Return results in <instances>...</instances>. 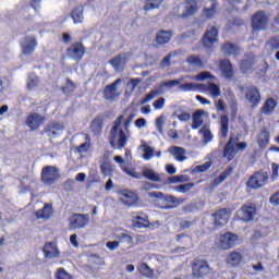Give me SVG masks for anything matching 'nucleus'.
Segmentation results:
<instances>
[{
    "instance_id": "ea45409f",
    "label": "nucleus",
    "mask_w": 279,
    "mask_h": 279,
    "mask_svg": "<svg viewBox=\"0 0 279 279\" xmlns=\"http://www.w3.org/2000/svg\"><path fill=\"white\" fill-rule=\"evenodd\" d=\"M206 90H208L214 99L221 96V87L215 83L209 82L206 86Z\"/></svg>"
},
{
    "instance_id": "72a5a7b5",
    "label": "nucleus",
    "mask_w": 279,
    "mask_h": 279,
    "mask_svg": "<svg viewBox=\"0 0 279 279\" xmlns=\"http://www.w3.org/2000/svg\"><path fill=\"white\" fill-rule=\"evenodd\" d=\"M71 17L75 25H80L84 21V7H77L71 12Z\"/></svg>"
},
{
    "instance_id": "423d86ee",
    "label": "nucleus",
    "mask_w": 279,
    "mask_h": 279,
    "mask_svg": "<svg viewBox=\"0 0 279 279\" xmlns=\"http://www.w3.org/2000/svg\"><path fill=\"white\" fill-rule=\"evenodd\" d=\"M269 180V174L265 171H257L255 172L247 181L248 189L258 190L263 189L267 184Z\"/></svg>"
},
{
    "instance_id": "c756f323",
    "label": "nucleus",
    "mask_w": 279,
    "mask_h": 279,
    "mask_svg": "<svg viewBox=\"0 0 279 279\" xmlns=\"http://www.w3.org/2000/svg\"><path fill=\"white\" fill-rule=\"evenodd\" d=\"M277 106H278V102L276 101V99L274 98L267 99L262 108L263 114H266V117H269V114H271L276 110Z\"/></svg>"
},
{
    "instance_id": "4d7b16f0",
    "label": "nucleus",
    "mask_w": 279,
    "mask_h": 279,
    "mask_svg": "<svg viewBox=\"0 0 279 279\" xmlns=\"http://www.w3.org/2000/svg\"><path fill=\"white\" fill-rule=\"evenodd\" d=\"M155 125L159 134H165V116L158 117L156 119Z\"/></svg>"
},
{
    "instance_id": "20e7f679",
    "label": "nucleus",
    "mask_w": 279,
    "mask_h": 279,
    "mask_svg": "<svg viewBox=\"0 0 279 279\" xmlns=\"http://www.w3.org/2000/svg\"><path fill=\"white\" fill-rule=\"evenodd\" d=\"M269 25V14L265 11H257L252 16V27L255 32H265Z\"/></svg>"
},
{
    "instance_id": "58836bf2",
    "label": "nucleus",
    "mask_w": 279,
    "mask_h": 279,
    "mask_svg": "<svg viewBox=\"0 0 279 279\" xmlns=\"http://www.w3.org/2000/svg\"><path fill=\"white\" fill-rule=\"evenodd\" d=\"M140 149H143L144 151V160H151V158H154L155 150L149 145H147V143L143 142L142 145L140 146Z\"/></svg>"
},
{
    "instance_id": "393cba45",
    "label": "nucleus",
    "mask_w": 279,
    "mask_h": 279,
    "mask_svg": "<svg viewBox=\"0 0 279 279\" xmlns=\"http://www.w3.org/2000/svg\"><path fill=\"white\" fill-rule=\"evenodd\" d=\"M172 36L173 32L161 29L156 34L155 43H157V45H167L171 41Z\"/></svg>"
},
{
    "instance_id": "c03bdc74",
    "label": "nucleus",
    "mask_w": 279,
    "mask_h": 279,
    "mask_svg": "<svg viewBox=\"0 0 279 279\" xmlns=\"http://www.w3.org/2000/svg\"><path fill=\"white\" fill-rule=\"evenodd\" d=\"M162 5V0H147L144 10L149 12V10H158Z\"/></svg>"
},
{
    "instance_id": "79ce46f5",
    "label": "nucleus",
    "mask_w": 279,
    "mask_h": 279,
    "mask_svg": "<svg viewBox=\"0 0 279 279\" xmlns=\"http://www.w3.org/2000/svg\"><path fill=\"white\" fill-rule=\"evenodd\" d=\"M40 78L36 74H31L26 81V86L29 90H36L38 88V84Z\"/></svg>"
},
{
    "instance_id": "a878e982",
    "label": "nucleus",
    "mask_w": 279,
    "mask_h": 279,
    "mask_svg": "<svg viewBox=\"0 0 279 279\" xmlns=\"http://www.w3.org/2000/svg\"><path fill=\"white\" fill-rule=\"evenodd\" d=\"M52 215L53 207L49 203H46L41 209L35 211V217L37 219H51Z\"/></svg>"
},
{
    "instance_id": "bb28decb",
    "label": "nucleus",
    "mask_w": 279,
    "mask_h": 279,
    "mask_svg": "<svg viewBox=\"0 0 279 279\" xmlns=\"http://www.w3.org/2000/svg\"><path fill=\"white\" fill-rule=\"evenodd\" d=\"M122 204L124 206H136V202H138V195L134 194L131 191L122 192Z\"/></svg>"
},
{
    "instance_id": "f704fd0d",
    "label": "nucleus",
    "mask_w": 279,
    "mask_h": 279,
    "mask_svg": "<svg viewBox=\"0 0 279 279\" xmlns=\"http://www.w3.org/2000/svg\"><path fill=\"white\" fill-rule=\"evenodd\" d=\"M269 136H270V133H269V131H267V129H263L260 131L258 140H257V143L260 148H265L269 145Z\"/></svg>"
},
{
    "instance_id": "a211bd4d",
    "label": "nucleus",
    "mask_w": 279,
    "mask_h": 279,
    "mask_svg": "<svg viewBox=\"0 0 279 279\" xmlns=\"http://www.w3.org/2000/svg\"><path fill=\"white\" fill-rule=\"evenodd\" d=\"M45 123V116L39 113H31L26 119V125L32 130L36 131Z\"/></svg>"
},
{
    "instance_id": "6e6d98bb",
    "label": "nucleus",
    "mask_w": 279,
    "mask_h": 279,
    "mask_svg": "<svg viewBox=\"0 0 279 279\" xmlns=\"http://www.w3.org/2000/svg\"><path fill=\"white\" fill-rule=\"evenodd\" d=\"M211 166L213 163L210 161H207L201 166H196L193 169V173H206V171H208V169H210Z\"/></svg>"
},
{
    "instance_id": "0eeeda50",
    "label": "nucleus",
    "mask_w": 279,
    "mask_h": 279,
    "mask_svg": "<svg viewBox=\"0 0 279 279\" xmlns=\"http://www.w3.org/2000/svg\"><path fill=\"white\" fill-rule=\"evenodd\" d=\"M86 54V47L84 44L76 41L72 44L68 49H66V56L68 58H71V60H74L75 62H80L82 58Z\"/></svg>"
},
{
    "instance_id": "1a4fd4ad",
    "label": "nucleus",
    "mask_w": 279,
    "mask_h": 279,
    "mask_svg": "<svg viewBox=\"0 0 279 279\" xmlns=\"http://www.w3.org/2000/svg\"><path fill=\"white\" fill-rule=\"evenodd\" d=\"M64 130V123L52 121L49 122L41 134H47L49 138H56V136H60V133Z\"/></svg>"
},
{
    "instance_id": "c85d7f7f",
    "label": "nucleus",
    "mask_w": 279,
    "mask_h": 279,
    "mask_svg": "<svg viewBox=\"0 0 279 279\" xmlns=\"http://www.w3.org/2000/svg\"><path fill=\"white\" fill-rule=\"evenodd\" d=\"M114 239L121 244V243H126L128 245H132L134 243V234L130 231L117 233L114 235Z\"/></svg>"
},
{
    "instance_id": "7ed1b4c3",
    "label": "nucleus",
    "mask_w": 279,
    "mask_h": 279,
    "mask_svg": "<svg viewBox=\"0 0 279 279\" xmlns=\"http://www.w3.org/2000/svg\"><path fill=\"white\" fill-rule=\"evenodd\" d=\"M41 182L46 186H51L60 180V170L56 166H45L41 170Z\"/></svg>"
},
{
    "instance_id": "cd10ccee",
    "label": "nucleus",
    "mask_w": 279,
    "mask_h": 279,
    "mask_svg": "<svg viewBox=\"0 0 279 279\" xmlns=\"http://www.w3.org/2000/svg\"><path fill=\"white\" fill-rule=\"evenodd\" d=\"M219 125H220V137L228 138V132L230 131V119L228 118V116L222 114L220 117Z\"/></svg>"
},
{
    "instance_id": "5701e85b",
    "label": "nucleus",
    "mask_w": 279,
    "mask_h": 279,
    "mask_svg": "<svg viewBox=\"0 0 279 279\" xmlns=\"http://www.w3.org/2000/svg\"><path fill=\"white\" fill-rule=\"evenodd\" d=\"M219 69L222 73V76H225L226 80H232L234 75V70L232 68V63L229 60H221Z\"/></svg>"
},
{
    "instance_id": "7c9ffc66",
    "label": "nucleus",
    "mask_w": 279,
    "mask_h": 279,
    "mask_svg": "<svg viewBox=\"0 0 279 279\" xmlns=\"http://www.w3.org/2000/svg\"><path fill=\"white\" fill-rule=\"evenodd\" d=\"M161 199L163 202H166L167 204H173V205H167L163 208V210H171L172 208H177L180 205V201L178 199V197L173 196V195H165L163 197H161Z\"/></svg>"
},
{
    "instance_id": "bf43d9fd",
    "label": "nucleus",
    "mask_w": 279,
    "mask_h": 279,
    "mask_svg": "<svg viewBox=\"0 0 279 279\" xmlns=\"http://www.w3.org/2000/svg\"><path fill=\"white\" fill-rule=\"evenodd\" d=\"M169 181L172 184H178V182H189V175L186 174H181V175H174V177H170Z\"/></svg>"
},
{
    "instance_id": "4468645a",
    "label": "nucleus",
    "mask_w": 279,
    "mask_h": 279,
    "mask_svg": "<svg viewBox=\"0 0 279 279\" xmlns=\"http://www.w3.org/2000/svg\"><path fill=\"white\" fill-rule=\"evenodd\" d=\"M214 217V226L216 228H223V226L228 225V221H230V210L222 208L215 214H213Z\"/></svg>"
},
{
    "instance_id": "4be33fe9",
    "label": "nucleus",
    "mask_w": 279,
    "mask_h": 279,
    "mask_svg": "<svg viewBox=\"0 0 279 279\" xmlns=\"http://www.w3.org/2000/svg\"><path fill=\"white\" fill-rule=\"evenodd\" d=\"M208 112L204 109H198L192 114V130H199L204 124V118Z\"/></svg>"
},
{
    "instance_id": "f3484780",
    "label": "nucleus",
    "mask_w": 279,
    "mask_h": 279,
    "mask_svg": "<svg viewBox=\"0 0 279 279\" xmlns=\"http://www.w3.org/2000/svg\"><path fill=\"white\" fill-rule=\"evenodd\" d=\"M36 47H38V41L34 36H27L22 41V52L24 56H32L36 51Z\"/></svg>"
},
{
    "instance_id": "a18cd8bd",
    "label": "nucleus",
    "mask_w": 279,
    "mask_h": 279,
    "mask_svg": "<svg viewBox=\"0 0 279 279\" xmlns=\"http://www.w3.org/2000/svg\"><path fill=\"white\" fill-rule=\"evenodd\" d=\"M88 149H90V135H85V143L81 144L76 147L78 154H87Z\"/></svg>"
},
{
    "instance_id": "69168bd1",
    "label": "nucleus",
    "mask_w": 279,
    "mask_h": 279,
    "mask_svg": "<svg viewBox=\"0 0 279 279\" xmlns=\"http://www.w3.org/2000/svg\"><path fill=\"white\" fill-rule=\"evenodd\" d=\"M166 101L167 100L165 99V97H160L159 99L155 100L153 104L155 110H162V108H165Z\"/></svg>"
},
{
    "instance_id": "4c0bfd02",
    "label": "nucleus",
    "mask_w": 279,
    "mask_h": 279,
    "mask_svg": "<svg viewBox=\"0 0 279 279\" xmlns=\"http://www.w3.org/2000/svg\"><path fill=\"white\" fill-rule=\"evenodd\" d=\"M221 51L225 56H236L239 53V47H236V45L227 43L221 47Z\"/></svg>"
},
{
    "instance_id": "473e14b6",
    "label": "nucleus",
    "mask_w": 279,
    "mask_h": 279,
    "mask_svg": "<svg viewBox=\"0 0 279 279\" xmlns=\"http://www.w3.org/2000/svg\"><path fill=\"white\" fill-rule=\"evenodd\" d=\"M242 260H243V255H241V253L239 252H232L227 257V263L229 265H232V267H239Z\"/></svg>"
},
{
    "instance_id": "680f3d73",
    "label": "nucleus",
    "mask_w": 279,
    "mask_h": 279,
    "mask_svg": "<svg viewBox=\"0 0 279 279\" xmlns=\"http://www.w3.org/2000/svg\"><path fill=\"white\" fill-rule=\"evenodd\" d=\"M56 279H71V275L64 268H59L56 272Z\"/></svg>"
},
{
    "instance_id": "13d9d810",
    "label": "nucleus",
    "mask_w": 279,
    "mask_h": 279,
    "mask_svg": "<svg viewBox=\"0 0 279 279\" xmlns=\"http://www.w3.org/2000/svg\"><path fill=\"white\" fill-rule=\"evenodd\" d=\"M180 82H182V80H170V81L162 82L161 86H163L166 90H171L173 86H180Z\"/></svg>"
},
{
    "instance_id": "c9c22d12",
    "label": "nucleus",
    "mask_w": 279,
    "mask_h": 279,
    "mask_svg": "<svg viewBox=\"0 0 279 279\" xmlns=\"http://www.w3.org/2000/svg\"><path fill=\"white\" fill-rule=\"evenodd\" d=\"M142 175L146 180H150V182H160V177L153 169L143 168Z\"/></svg>"
},
{
    "instance_id": "f257e3e1",
    "label": "nucleus",
    "mask_w": 279,
    "mask_h": 279,
    "mask_svg": "<svg viewBox=\"0 0 279 279\" xmlns=\"http://www.w3.org/2000/svg\"><path fill=\"white\" fill-rule=\"evenodd\" d=\"M123 114L116 118L109 132V144L113 149H122L128 145L130 133L123 128Z\"/></svg>"
},
{
    "instance_id": "052dcab7",
    "label": "nucleus",
    "mask_w": 279,
    "mask_h": 279,
    "mask_svg": "<svg viewBox=\"0 0 279 279\" xmlns=\"http://www.w3.org/2000/svg\"><path fill=\"white\" fill-rule=\"evenodd\" d=\"M193 186H195L194 183H185V184L177 186L175 191H178V193H189V191H191V189H193Z\"/></svg>"
},
{
    "instance_id": "09e8293b",
    "label": "nucleus",
    "mask_w": 279,
    "mask_h": 279,
    "mask_svg": "<svg viewBox=\"0 0 279 279\" xmlns=\"http://www.w3.org/2000/svg\"><path fill=\"white\" fill-rule=\"evenodd\" d=\"M136 119V113L132 112L130 113L126 119H123L122 128L125 130L126 134H130V125H132V121Z\"/></svg>"
},
{
    "instance_id": "f8f14e48",
    "label": "nucleus",
    "mask_w": 279,
    "mask_h": 279,
    "mask_svg": "<svg viewBox=\"0 0 279 279\" xmlns=\"http://www.w3.org/2000/svg\"><path fill=\"white\" fill-rule=\"evenodd\" d=\"M245 93V98L252 106H258L260 104V92L254 86L240 87Z\"/></svg>"
},
{
    "instance_id": "9d476101",
    "label": "nucleus",
    "mask_w": 279,
    "mask_h": 279,
    "mask_svg": "<svg viewBox=\"0 0 279 279\" xmlns=\"http://www.w3.org/2000/svg\"><path fill=\"white\" fill-rule=\"evenodd\" d=\"M254 215H256V207L252 205H244L240 210L236 211L238 219H240V221H244L245 223L254 221Z\"/></svg>"
},
{
    "instance_id": "37998d69",
    "label": "nucleus",
    "mask_w": 279,
    "mask_h": 279,
    "mask_svg": "<svg viewBox=\"0 0 279 279\" xmlns=\"http://www.w3.org/2000/svg\"><path fill=\"white\" fill-rule=\"evenodd\" d=\"M101 130H104V120L101 118H96L92 123V131L94 134H101Z\"/></svg>"
},
{
    "instance_id": "603ef678",
    "label": "nucleus",
    "mask_w": 279,
    "mask_h": 279,
    "mask_svg": "<svg viewBox=\"0 0 279 279\" xmlns=\"http://www.w3.org/2000/svg\"><path fill=\"white\" fill-rule=\"evenodd\" d=\"M196 82H204L205 80H217V77H215V75H213V73L208 72V71H204L198 73L195 76Z\"/></svg>"
},
{
    "instance_id": "e2e57ef3",
    "label": "nucleus",
    "mask_w": 279,
    "mask_h": 279,
    "mask_svg": "<svg viewBox=\"0 0 279 279\" xmlns=\"http://www.w3.org/2000/svg\"><path fill=\"white\" fill-rule=\"evenodd\" d=\"M157 94L155 92V89L150 90L141 101L142 105H145V104H149V101H151V99H156Z\"/></svg>"
},
{
    "instance_id": "ddd939ff",
    "label": "nucleus",
    "mask_w": 279,
    "mask_h": 279,
    "mask_svg": "<svg viewBox=\"0 0 279 279\" xmlns=\"http://www.w3.org/2000/svg\"><path fill=\"white\" fill-rule=\"evenodd\" d=\"M239 243V238L232 233H225L219 238L220 250H232Z\"/></svg>"
},
{
    "instance_id": "0e129e2a",
    "label": "nucleus",
    "mask_w": 279,
    "mask_h": 279,
    "mask_svg": "<svg viewBox=\"0 0 279 279\" xmlns=\"http://www.w3.org/2000/svg\"><path fill=\"white\" fill-rule=\"evenodd\" d=\"M175 56V52H170L168 56H166L161 61L162 69H167V66L171 65V58Z\"/></svg>"
},
{
    "instance_id": "338daca9",
    "label": "nucleus",
    "mask_w": 279,
    "mask_h": 279,
    "mask_svg": "<svg viewBox=\"0 0 279 279\" xmlns=\"http://www.w3.org/2000/svg\"><path fill=\"white\" fill-rule=\"evenodd\" d=\"M154 189H158V184H156V183H149V182H147V181H144L143 183H142V191H151V190H154Z\"/></svg>"
},
{
    "instance_id": "aec40b11",
    "label": "nucleus",
    "mask_w": 279,
    "mask_h": 279,
    "mask_svg": "<svg viewBox=\"0 0 279 279\" xmlns=\"http://www.w3.org/2000/svg\"><path fill=\"white\" fill-rule=\"evenodd\" d=\"M43 253L45 258H60V251L57 242H48L44 245Z\"/></svg>"
},
{
    "instance_id": "412c9836",
    "label": "nucleus",
    "mask_w": 279,
    "mask_h": 279,
    "mask_svg": "<svg viewBox=\"0 0 279 279\" xmlns=\"http://www.w3.org/2000/svg\"><path fill=\"white\" fill-rule=\"evenodd\" d=\"M126 62H128V53H120L109 61L111 66H113V69L118 73H121V71H123V69H125Z\"/></svg>"
},
{
    "instance_id": "3c124183",
    "label": "nucleus",
    "mask_w": 279,
    "mask_h": 279,
    "mask_svg": "<svg viewBox=\"0 0 279 279\" xmlns=\"http://www.w3.org/2000/svg\"><path fill=\"white\" fill-rule=\"evenodd\" d=\"M217 14V3L213 2L210 8H205L203 11V15H205L206 19H213Z\"/></svg>"
},
{
    "instance_id": "2eb2a0df",
    "label": "nucleus",
    "mask_w": 279,
    "mask_h": 279,
    "mask_svg": "<svg viewBox=\"0 0 279 279\" xmlns=\"http://www.w3.org/2000/svg\"><path fill=\"white\" fill-rule=\"evenodd\" d=\"M218 36H219V31L217 29V27L209 26L203 37L204 47H207V49H210V47H213V45L217 43Z\"/></svg>"
},
{
    "instance_id": "dca6fc26",
    "label": "nucleus",
    "mask_w": 279,
    "mask_h": 279,
    "mask_svg": "<svg viewBox=\"0 0 279 279\" xmlns=\"http://www.w3.org/2000/svg\"><path fill=\"white\" fill-rule=\"evenodd\" d=\"M121 82H123V80L118 78L112 84L105 87L102 95L107 101H114V99L119 97V94H117V86H119Z\"/></svg>"
},
{
    "instance_id": "6e6552de",
    "label": "nucleus",
    "mask_w": 279,
    "mask_h": 279,
    "mask_svg": "<svg viewBox=\"0 0 279 279\" xmlns=\"http://www.w3.org/2000/svg\"><path fill=\"white\" fill-rule=\"evenodd\" d=\"M210 274V266L206 260H196L192 265V275L194 278H206Z\"/></svg>"
},
{
    "instance_id": "e433bc0d",
    "label": "nucleus",
    "mask_w": 279,
    "mask_h": 279,
    "mask_svg": "<svg viewBox=\"0 0 279 279\" xmlns=\"http://www.w3.org/2000/svg\"><path fill=\"white\" fill-rule=\"evenodd\" d=\"M202 87V84L197 83H185V84H179V90H182V93H193L195 90H199Z\"/></svg>"
},
{
    "instance_id": "b1692460",
    "label": "nucleus",
    "mask_w": 279,
    "mask_h": 279,
    "mask_svg": "<svg viewBox=\"0 0 279 279\" xmlns=\"http://www.w3.org/2000/svg\"><path fill=\"white\" fill-rule=\"evenodd\" d=\"M171 156H174V160L178 162H184L186 160V149L180 146H172L168 149Z\"/></svg>"
},
{
    "instance_id": "774afa93",
    "label": "nucleus",
    "mask_w": 279,
    "mask_h": 279,
    "mask_svg": "<svg viewBox=\"0 0 279 279\" xmlns=\"http://www.w3.org/2000/svg\"><path fill=\"white\" fill-rule=\"evenodd\" d=\"M100 171L102 174H105L107 178H110L112 175V167L109 165H102L100 166Z\"/></svg>"
},
{
    "instance_id": "5fc2aeb1",
    "label": "nucleus",
    "mask_w": 279,
    "mask_h": 279,
    "mask_svg": "<svg viewBox=\"0 0 279 279\" xmlns=\"http://www.w3.org/2000/svg\"><path fill=\"white\" fill-rule=\"evenodd\" d=\"M122 171H124V173H126V175H130L131 178H134L135 180H141V178H143V174H141L140 172H136V170H134L132 168L122 167Z\"/></svg>"
},
{
    "instance_id": "39448f33",
    "label": "nucleus",
    "mask_w": 279,
    "mask_h": 279,
    "mask_svg": "<svg viewBox=\"0 0 279 279\" xmlns=\"http://www.w3.org/2000/svg\"><path fill=\"white\" fill-rule=\"evenodd\" d=\"M71 230H83L90 223L88 214H73L69 217Z\"/></svg>"
},
{
    "instance_id": "8fccbe9b",
    "label": "nucleus",
    "mask_w": 279,
    "mask_h": 279,
    "mask_svg": "<svg viewBox=\"0 0 279 279\" xmlns=\"http://www.w3.org/2000/svg\"><path fill=\"white\" fill-rule=\"evenodd\" d=\"M265 49L267 51H278V49H279V37H274L268 43H266Z\"/></svg>"
},
{
    "instance_id": "6ab92c4d",
    "label": "nucleus",
    "mask_w": 279,
    "mask_h": 279,
    "mask_svg": "<svg viewBox=\"0 0 279 279\" xmlns=\"http://www.w3.org/2000/svg\"><path fill=\"white\" fill-rule=\"evenodd\" d=\"M132 223L134 228L143 230V228H149V218L145 214L134 213L132 214Z\"/></svg>"
},
{
    "instance_id": "2f4dec72",
    "label": "nucleus",
    "mask_w": 279,
    "mask_h": 279,
    "mask_svg": "<svg viewBox=\"0 0 279 279\" xmlns=\"http://www.w3.org/2000/svg\"><path fill=\"white\" fill-rule=\"evenodd\" d=\"M195 12H197V1L189 0L185 3V13L182 14V17L186 19V16H193Z\"/></svg>"
},
{
    "instance_id": "864d4df0",
    "label": "nucleus",
    "mask_w": 279,
    "mask_h": 279,
    "mask_svg": "<svg viewBox=\"0 0 279 279\" xmlns=\"http://www.w3.org/2000/svg\"><path fill=\"white\" fill-rule=\"evenodd\" d=\"M140 274H142V276H145L146 278H151V276H154V270H151V268L147 264H142L140 266Z\"/></svg>"
},
{
    "instance_id": "de8ad7c7",
    "label": "nucleus",
    "mask_w": 279,
    "mask_h": 279,
    "mask_svg": "<svg viewBox=\"0 0 279 279\" xmlns=\"http://www.w3.org/2000/svg\"><path fill=\"white\" fill-rule=\"evenodd\" d=\"M186 62L187 64H191V66H204V61H202V59L195 54H191L190 57H187Z\"/></svg>"
},
{
    "instance_id": "9b49d317",
    "label": "nucleus",
    "mask_w": 279,
    "mask_h": 279,
    "mask_svg": "<svg viewBox=\"0 0 279 279\" xmlns=\"http://www.w3.org/2000/svg\"><path fill=\"white\" fill-rule=\"evenodd\" d=\"M256 70V57L248 54L240 62V71L245 75H252Z\"/></svg>"
},
{
    "instance_id": "f03ea898",
    "label": "nucleus",
    "mask_w": 279,
    "mask_h": 279,
    "mask_svg": "<svg viewBox=\"0 0 279 279\" xmlns=\"http://www.w3.org/2000/svg\"><path fill=\"white\" fill-rule=\"evenodd\" d=\"M242 136L243 134L241 133H231L229 136L222 151L223 158H227L229 162L230 160H234L239 151H245L247 149V142H241Z\"/></svg>"
},
{
    "instance_id": "a19ab883",
    "label": "nucleus",
    "mask_w": 279,
    "mask_h": 279,
    "mask_svg": "<svg viewBox=\"0 0 279 279\" xmlns=\"http://www.w3.org/2000/svg\"><path fill=\"white\" fill-rule=\"evenodd\" d=\"M75 88H77V85L71 81V78H66L65 86H62L61 90L64 95H73L75 93Z\"/></svg>"
},
{
    "instance_id": "49530a36",
    "label": "nucleus",
    "mask_w": 279,
    "mask_h": 279,
    "mask_svg": "<svg viewBox=\"0 0 279 279\" xmlns=\"http://www.w3.org/2000/svg\"><path fill=\"white\" fill-rule=\"evenodd\" d=\"M198 134H202L204 138L203 143H205V145L213 142V132H210V130L207 129L206 126H203L198 131Z\"/></svg>"
}]
</instances>
